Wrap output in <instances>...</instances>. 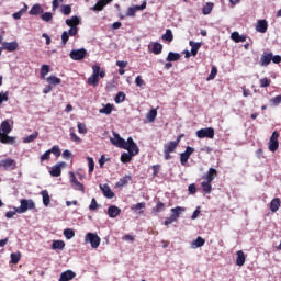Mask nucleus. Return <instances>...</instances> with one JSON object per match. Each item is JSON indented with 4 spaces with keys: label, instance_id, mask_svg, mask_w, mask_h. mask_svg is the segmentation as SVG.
Listing matches in <instances>:
<instances>
[{
    "label": "nucleus",
    "instance_id": "nucleus-1",
    "mask_svg": "<svg viewBox=\"0 0 281 281\" xmlns=\"http://www.w3.org/2000/svg\"><path fill=\"white\" fill-rule=\"evenodd\" d=\"M218 177V171L214 168H210L203 176H202V183L201 188L205 194H212V181Z\"/></svg>",
    "mask_w": 281,
    "mask_h": 281
},
{
    "label": "nucleus",
    "instance_id": "nucleus-2",
    "mask_svg": "<svg viewBox=\"0 0 281 281\" xmlns=\"http://www.w3.org/2000/svg\"><path fill=\"white\" fill-rule=\"evenodd\" d=\"M106 71L101 70L100 65L92 66V75L88 78L87 85L89 87H98L100 85V78H105Z\"/></svg>",
    "mask_w": 281,
    "mask_h": 281
},
{
    "label": "nucleus",
    "instance_id": "nucleus-3",
    "mask_svg": "<svg viewBox=\"0 0 281 281\" xmlns=\"http://www.w3.org/2000/svg\"><path fill=\"white\" fill-rule=\"evenodd\" d=\"M181 137L183 135L178 136L176 140H171L164 145V155H165V160L170 161L172 159V156L170 155L171 153H175L177 150V147L179 146V143L181 142Z\"/></svg>",
    "mask_w": 281,
    "mask_h": 281
},
{
    "label": "nucleus",
    "instance_id": "nucleus-4",
    "mask_svg": "<svg viewBox=\"0 0 281 281\" xmlns=\"http://www.w3.org/2000/svg\"><path fill=\"white\" fill-rule=\"evenodd\" d=\"M123 150H127V153L134 155V157L139 155V147L137 146V143L133 139V137L127 138Z\"/></svg>",
    "mask_w": 281,
    "mask_h": 281
},
{
    "label": "nucleus",
    "instance_id": "nucleus-5",
    "mask_svg": "<svg viewBox=\"0 0 281 281\" xmlns=\"http://www.w3.org/2000/svg\"><path fill=\"white\" fill-rule=\"evenodd\" d=\"M20 203V207L16 209L18 214H25L27 210H34V207H36V204H34L32 200L22 199Z\"/></svg>",
    "mask_w": 281,
    "mask_h": 281
},
{
    "label": "nucleus",
    "instance_id": "nucleus-6",
    "mask_svg": "<svg viewBox=\"0 0 281 281\" xmlns=\"http://www.w3.org/2000/svg\"><path fill=\"white\" fill-rule=\"evenodd\" d=\"M86 243H90L92 249H98L102 239L98 236V233H88L86 235Z\"/></svg>",
    "mask_w": 281,
    "mask_h": 281
},
{
    "label": "nucleus",
    "instance_id": "nucleus-7",
    "mask_svg": "<svg viewBox=\"0 0 281 281\" xmlns=\"http://www.w3.org/2000/svg\"><path fill=\"white\" fill-rule=\"evenodd\" d=\"M196 137L199 139H214V128L213 127H205L196 131Z\"/></svg>",
    "mask_w": 281,
    "mask_h": 281
},
{
    "label": "nucleus",
    "instance_id": "nucleus-8",
    "mask_svg": "<svg viewBox=\"0 0 281 281\" xmlns=\"http://www.w3.org/2000/svg\"><path fill=\"white\" fill-rule=\"evenodd\" d=\"M278 137H280V133L274 131L269 140L270 153H276V150H278V148H280V143L278 142Z\"/></svg>",
    "mask_w": 281,
    "mask_h": 281
},
{
    "label": "nucleus",
    "instance_id": "nucleus-9",
    "mask_svg": "<svg viewBox=\"0 0 281 281\" xmlns=\"http://www.w3.org/2000/svg\"><path fill=\"white\" fill-rule=\"evenodd\" d=\"M71 60H85L87 58V49H72L69 54Z\"/></svg>",
    "mask_w": 281,
    "mask_h": 281
},
{
    "label": "nucleus",
    "instance_id": "nucleus-10",
    "mask_svg": "<svg viewBox=\"0 0 281 281\" xmlns=\"http://www.w3.org/2000/svg\"><path fill=\"white\" fill-rule=\"evenodd\" d=\"M113 135L114 137L110 138L111 144H113V146H116V148L124 149V147L126 146V140L115 132L113 133Z\"/></svg>",
    "mask_w": 281,
    "mask_h": 281
},
{
    "label": "nucleus",
    "instance_id": "nucleus-11",
    "mask_svg": "<svg viewBox=\"0 0 281 281\" xmlns=\"http://www.w3.org/2000/svg\"><path fill=\"white\" fill-rule=\"evenodd\" d=\"M192 153H194V148L191 146H188L184 153L180 154L181 166H186V164H188V159H190V157L192 156Z\"/></svg>",
    "mask_w": 281,
    "mask_h": 281
},
{
    "label": "nucleus",
    "instance_id": "nucleus-12",
    "mask_svg": "<svg viewBox=\"0 0 281 281\" xmlns=\"http://www.w3.org/2000/svg\"><path fill=\"white\" fill-rule=\"evenodd\" d=\"M0 168H4V170H14L16 168V161L12 158H7L0 160Z\"/></svg>",
    "mask_w": 281,
    "mask_h": 281
},
{
    "label": "nucleus",
    "instance_id": "nucleus-13",
    "mask_svg": "<svg viewBox=\"0 0 281 281\" xmlns=\"http://www.w3.org/2000/svg\"><path fill=\"white\" fill-rule=\"evenodd\" d=\"M267 30H269V22L267 20H258L256 25V32L260 34H266Z\"/></svg>",
    "mask_w": 281,
    "mask_h": 281
},
{
    "label": "nucleus",
    "instance_id": "nucleus-14",
    "mask_svg": "<svg viewBox=\"0 0 281 281\" xmlns=\"http://www.w3.org/2000/svg\"><path fill=\"white\" fill-rule=\"evenodd\" d=\"M139 10H146V1H144L140 5L130 7L126 12V16H135L136 12Z\"/></svg>",
    "mask_w": 281,
    "mask_h": 281
},
{
    "label": "nucleus",
    "instance_id": "nucleus-15",
    "mask_svg": "<svg viewBox=\"0 0 281 281\" xmlns=\"http://www.w3.org/2000/svg\"><path fill=\"white\" fill-rule=\"evenodd\" d=\"M273 58V54L272 53H265L261 58H260V63L259 65L261 67H269V65H271V60Z\"/></svg>",
    "mask_w": 281,
    "mask_h": 281
},
{
    "label": "nucleus",
    "instance_id": "nucleus-16",
    "mask_svg": "<svg viewBox=\"0 0 281 281\" xmlns=\"http://www.w3.org/2000/svg\"><path fill=\"white\" fill-rule=\"evenodd\" d=\"M112 1L113 0H99L95 5L92 7L93 12H102Z\"/></svg>",
    "mask_w": 281,
    "mask_h": 281
},
{
    "label": "nucleus",
    "instance_id": "nucleus-17",
    "mask_svg": "<svg viewBox=\"0 0 281 281\" xmlns=\"http://www.w3.org/2000/svg\"><path fill=\"white\" fill-rule=\"evenodd\" d=\"M63 166H65V162H59L53 166L49 171L50 177H60V175H63Z\"/></svg>",
    "mask_w": 281,
    "mask_h": 281
},
{
    "label": "nucleus",
    "instance_id": "nucleus-18",
    "mask_svg": "<svg viewBox=\"0 0 281 281\" xmlns=\"http://www.w3.org/2000/svg\"><path fill=\"white\" fill-rule=\"evenodd\" d=\"M120 214H122V210L120 207H117L116 205L109 206L108 216L110 218H117V216H120Z\"/></svg>",
    "mask_w": 281,
    "mask_h": 281
},
{
    "label": "nucleus",
    "instance_id": "nucleus-19",
    "mask_svg": "<svg viewBox=\"0 0 281 281\" xmlns=\"http://www.w3.org/2000/svg\"><path fill=\"white\" fill-rule=\"evenodd\" d=\"M2 49H5L7 52H16L19 49V43L18 42H3Z\"/></svg>",
    "mask_w": 281,
    "mask_h": 281
},
{
    "label": "nucleus",
    "instance_id": "nucleus-20",
    "mask_svg": "<svg viewBox=\"0 0 281 281\" xmlns=\"http://www.w3.org/2000/svg\"><path fill=\"white\" fill-rule=\"evenodd\" d=\"M0 143L1 144H8V145H13V144H15L16 143V137H14V136H10V135H8V134H2L1 136H0Z\"/></svg>",
    "mask_w": 281,
    "mask_h": 281
},
{
    "label": "nucleus",
    "instance_id": "nucleus-21",
    "mask_svg": "<svg viewBox=\"0 0 281 281\" xmlns=\"http://www.w3.org/2000/svg\"><path fill=\"white\" fill-rule=\"evenodd\" d=\"M100 188H101V191L103 193V195L106 198V199H113V196H115V193L112 192L111 190V187H109V184H100Z\"/></svg>",
    "mask_w": 281,
    "mask_h": 281
},
{
    "label": "nucleus",
    "instance_id": "nucleus-22",
    "mask_svg": "<svg viewBox=\"0 0 281 281\" xmlns=\"http://www.w3.org/2000/svg\"><path fill=\"white\" fill-rule=\"evenodd\" d=\"M0 131H2V135H10V133H12V125H10L8 120L1 123Z\"/></svg>",
    "mask_w": 281,
    "mask_h": 281
},
{
    "label": "nucleus",
    "instance_id": "nucleus-23",
    "mask_svg": "<svg viewBox=\"0 0 281 281\" xmlns=\"http://www.w3.org/2000/svg\"><path fill=\"white\" fill-rule=\"evenodd\" d=\"M189 45L191 47V56H196L199 54V49H201V42L190 41Z\"/></svg>",
    "mask_w": 281,
    "mask_h": 281
},
{
    "label": "nucleus",
    "instance_id": "nucleus-24",
    "mask_svg": "<svg viewBox=\"0 0 281 281\" xmlns=\"http://www.w3.org/2000/svg\"><path fill=\"white\" fill-rule=\"evenodd\" d=\"M74 278H76V272L68 270L60 274L59 281H69L74 280Z\"/></svg>",
    "mask_w": 281,
    "mask_h": 281
},
{
    "label": "nucleus",
    "instance_id": "nucleus-25",
    "mask_svg": "<svg viewBox=\"0 0 281 281\" xmlns=\"http://www.w3.org/2000/svg\"><path fill=\"white\" fill-rule=\"evenodd\" d=\"M231 38L235 43H245V41H247V36L246 35H240V33H238V32H233L231 34Z\"/></svg>",
    "mask_w": 281,
    "mask_h": 281
},
{
    "label": "nucleus",
    "instance_id": "nucleus-26",
    "mask_svg": "<svg viewBox=\"0 0 281 281\" xmlns=\"http://www.w3.org/2000/svg\"><path fill=\"white\" fill-rule=\"evenodd\" d=\"M130 181H133V178H132L131 176L126 175V176H124L123 178H121V179L116 182L115 187H116V188H124V186H128V182H130Z\"/></svg>",
    "mask_w": 281,
    "mask_h": 281
},
{
    "label": "nucleus",
    "instance_id": "nucleus-27",
    "mask_svg": "<svg viewBox=\"0 0 281 281\" xmlns=\"http://www.w3.org/2000/svg\"><path fill=\"white\" fill-rule=\"evenodd\" d=\"M66 25H68V27H78V25H80V18L74 15L70 19H67Z\"/></svg>",
    "mask_w": 281,
    "mask_h": 281
},
{
    "label": "nucleus",
    "instance_id": "nucleus-28",
    "mask_svg": "<svg viewBox=\"0 0 281 281\" xmlns=\"http://www.w3.org/2000/svg\"><path fill=\"white\" fill-rule=\"evenodd\" d=\"M246 260H247V256H245V252L243 250H238L237 259H236L237 267H243V265H245Z\"/></svg>",
    "mask_w": 281,
    "mask_h": 281
},
{
    "label": "nucleus",
    "instance_id": "nucleus-29",
    "mask_svg": "<svg viewBox=\"0 0 281 281\" xmlns=\"http://www.w3.org/2000/svg\"><path fill=\"white\" fill-rule=\"evenodd\" d=\"M29 14H31V16H37V14H43V8L41 7V4L36 3L31 8Z\"/></svg>",
    "mask_w": 281,
    "mask_h": 281
},
{
    "label": "nucleus",
    "instance_id": "nucleus-30",
    "mask_svg": "<svg viewBox=\"0 0 281 281\" xmlns=\"http://www.w3.org/2000/svg\"><path fill=\"white\" fill-rule=\"evenodd\" d=\"M164 210H166V204H164V202L161 201H158L156 206L151 209V214H155V216H157V214L164 212Z\"/></svg>",
    "mask_w": 281,
    "mask_h": 281
},
{
    "label": "nucleus",
    "instance_id": "nucleus-31",
    "mask_svg": "<svg viewBox=\"0 0 281 281\" xmlns=\"http://www.w3.org/2000/svg\"><path fill=\"white\" fill-rule=\"evenodd\" d=\"M280 205H281L280 198L272 199L270 202V211L278 212V210H280Z\"/></svg>",
    "mask_w": 281,
    "mask_h": 281
},
{
    "label": "nucleus",
    "instance_id": "nucleus-32",
    "mask_svg": "<svg viewBox=\"0 0 281 281\" xmlns=\"http://www.w3.org/2000/svg\"><path fill=\"white\" fill-rule=\"evenodd\" d=\"M46 82L48 85H53V87H57V85H60L63 80L54 75H50L48 78H46Z\"/></svg>",
    "mask_w": 281,
    "mask_h": 281
},
{
    "label": "nucleus",
    "instance_id": "nucleus-33",
    "mask_svg": "<svg viewBox=\"0 0 281 281\" xmlns=\"http://www.w3.org/2000/svg\"><path fill=\"white\" fill-rule=\"evenodd\" d=\"M180 59H181V54L179 53L169 52L167 56V63H177V60H180Z\"/></svg>",
    "mask_w": 281,
    "mask_h": 281
},
{
    "label": "nucleus",
    "instance_id": "nucleus-34",
    "mask_svg": "<svg viewBox=\"0 0 281 281\" xmlns=\"http://www.w3.org/2000/svg\"><path fill=\"white\" fill-rule=\"evenodd\" d=\"M162 41H167L168 43H172L175 41V35L172 34V30L167 29L166 33L161 36Z\"/></svg>",
    "mask_w": 281,
    "mask_h": 281
},
{
    "label": "nucleus",
    "instance_id": "nucleus-35",
    "mask_svg": "<svg viewBox=\"0 0 281 281\" xmlns=\"http://www.w3.org/2000/svg\"><path fill=\"white\" fill-rule=\"evenodd\" d=\"M153 54L158 56V54H161L164 52V45H161L159 42H155L151 47Z\"/></svg>",
    "mask_w": 281,
    "mask_h": 281
},
{
    "label": "nucleus",
    "instance_id": "nucleus-36",
    "mask_svg": "<svg viewBox=\"0 0 281 281\" xmlns=\"http://www.w3.org/2000/svg\"><path fill=\"white\" fill-rule=\"evenodd\" d=\"M133 157H135V156L133 154H131L130 151L123 153L121 155V161H122V164H131V161L133 160Z\"/></svg>",
    "mask_w": 281,
    "mask_h": 281
},
{
    "label": "nucleus",
    "instance_id": "nucleus-37",
    "mask_svg": "<svg viewBox=\"0 0 281 281\" xmlns=\"http://www.w3.org/2000/svg\"><path fill=\"white\" fill-rule=\"evenodd\" d=\"M203 245H205V239L201 236L196 237V239L192 241L193 249H199V247H203Z\"/></svg>",
    "mask_w": 281,
    "mask_h": 281
},
{
    "label": "nucleus",
    "instance_id": "nucleus-38",
    "mask_svg": "<svg viewBox=\"0 0 281 281\" xmlns=\"http://www.w3.org/2000/svg\"><path fill=\"white\" fill-rule=\"evenodd\" d=\"M212 10H214V3L213 2H207L203 8H202V13L207 16V14H212Z\"/></svg>",
    "mask_w": 281,
    "mask_h": 281
},
{
    "label": "nucleus",
    "instance_id": "nucleus-39",
    "mask_svg": "<svg viewBox=\"0 0 281 281\" xmlns=\"http://www.w3.org/2000/svg\"><path fill=\"white\" fill-rule=\"evenodd\" d=\"M181 212H186L184 207L181 206H177L175 209H171V216H173L177 221V218H179V216H181Z\"/></svg>",
    "mask_w": 281,
    "mask_h": 281
},
{
    "label": "nucleus",
    "instance_id": "nucleus-40",
    "mask_svg": "<svg viewBox=\"0 0 281 281\" xmlns=\"http://www.w3.org/2000/svg\"><path fill=\"white\" fill-rule=\"evenodd\" d=\"M126 100V93L120 91L117 92V94L114 98V102L116 104H122V102H124Z\"/></svg>",
    "mask_w": 281,
    "mask_h": 281
},
{
    "label": "nucleus",
    "instance_id": "nucleus-41",
    "mask_svg": "<svg viewBox=\"0 0 281 281\" xmlns=\"http://www.w3.org/2000/svg\"><path fill=\"white\" fill-rule=\"evenodd\" d=\"M99 113H103L104 115H111L113 113V104L108 103L103 109L99 110Z\"/></svg>",
    "mask_w": 281,
    "mask_h": 281
},
{
    "label": "nucleus",
    "instance_id": "nucleus-42",
    "mask_svg": "<svg viewBox=\"0 0 281 281\" xmlns=\"http://www.w3.org/2000/svg\"><path fill=\"white\" fill-rule=\"evenodd\" d=\"M37 137H38V132H34L31 135L23 138V142L24 144H32V142H34V139H36Z\"/></svg>",
    "mask_w": 281,
    "mask_h": 281
},
{
    "label": "nucleus",
    "instance_id": "nucleus-43",
    "mask_svg": "<svg viewBox=\"0 0 281 281\" xmlns=\"http://www.w3.org/2000/svg\"><path fill=\"white\" fill-rule=\"evenodd\" d=\"M43 203L47 207L50 203L49 192L47 190L42 191Z\"/></svg>",
    "mask_w": 281,
    "mask_h": 281
},
{
    "label": "nucleus",
    "instance_id": "nucleus-44",
    "mask_svg": "<svg viewBox=\"0 0 281 281\" xmlns=\"http://www.w3.org/2000/svg\"><path fill=\"white\" fill-rule=\"evenodd\" d=\"M52 248L53 249H59L60 251H63V249H65V241L55 240V241H53Z\"/></svg>",
    "mask_w": 281,
    "mask_h": 281
},
{
    "label": "nucleus",
    "instance_id": "nucleus-45",
    "mask_svg": "<svg viewBox=\"0 0 281 281\" xmlns=\"http://www.w3.org/2000/svg\"><path fill=\"white\" fill-rule=\"evenodd\" d=\"M11 262L12 265H19V262H21V252L11 254Z\"/></svg>",
    "mask_w": 281,
    "mask_h": 281
},
{
    "label": "nucleus",
    "instance_id": "nucleus-46",
    "mask_svg": "<svg viewBox=\"0 0 281 281\" xmlns=\"http://www.w3.org/2000/svg\"><path fill=\"white\" fill-rule=\"evenodd\" d=\"M147 120H148V122H155V120H157V110L156 109H151L147 113Z\"/></svg>",
    "mask_w": 281,
    "mask_h": 281
},
{
    "label": "nucleus",
    "instance_id": "nucleus-47",
    "mask_svg": "<svg viewBox=\"0 0 281 281\" xmlns=\"http://www.w3.org/2000/svg\"><path fill=\"white\" fill-rule=\"evenodd\" d=\"M49 74V65H42L40 76L42 79H45V76Z\"/></svg>",
    "mask_w": 281,
    "mask_h": 281
},
{
    "label": "nucleus",
    "instance_id": "nucleus-48",
    "mask_svg": "<svg viewBox=\"0 0 281 281\" xmlns=\"http://www.w3.org/2000/svg\"><path fill=\"white\" fill-rule=\"evenodd\" d=\"M64 236H65V238H67V240H71V238H74V236H76V232H74V229H71V228H67L64 231Z\"/></svg>",
    "mask_w": 281,
    "mask_h": 281
},
{
    "label": "nucleus",
    "instance_id": "nucleus-49",
    "mask_svg": "<svg viewBox=\"0 0 281 281\" xmlns=\"http://www.w3.org/2000/svg\"><path fill=\"white\" fill-rule=\"evenodd\" d=\"M60 12L61 14H65V16H69V14H71V5L69 4L61 5Z\"/></svg>",
    "mask_w": 281,
    "mask_h": 281
},
{
    "label": "nucleus",
    "instance_id": "nucleus-50",
    "mask_svg": "<svg viewBox=\"0 0 281 281\" xmlns=\"http://www.w3.org/2000/svg\"><path fill=\"white\" fill-rule=\"evenodd\" d=\"M87 161H88L89 173L91 175V172L95 170V162L91 157H87Z\"/></svg>",
    "mask_w": 281,
    "mask_h": 281
},
{
    "label": "nucleus",
    "instance_id": "nucleus-51",
    "mask_svg": "<svg viewBox=\"0 0 281 281\" xmlns=\"http://www.w3.org/2000/svg\"><path fill=\"white\" fill-rule=\"evenodd\" d=\"M259 85L261 88L271 87V80L267 77L259 80Z\"/></svg>",
    "mask_w": 281,
    "mask_h": 281
},
{
    "label": "nucleus",
    "instance_id": "nucleus-52",
    "mask_svg": "<svg viewBox=\"0 0 281 281\" xmlns=\"http://www.w3.org/2000/svg\"><path fill=\"white\" fill-rule=\"evenodd\" d=\"M42 21H45L46 23H49L54 19V15L52 12H45L41 15Z\"/></svg>",
    "mask_w": 281,
    "mask_h": 281
},
{
    "label": "nucleus",
    "instance_id": "nucleus-53",
    "mask_svg": "<svg viewBox=\"0 0 281 281\" xmlns=\"http://www.w3.org/2000/svg\"><path fill=\"white\" fill-rule=\"evenodd\" d=\"M77 128L81 135H87L88 130L85 123H78Z\"/></svg>",
    "mask_w": 281,
    "mask_h": 281
},
{
    "label": "nucleus",
    "instance_id": "nucleus-54",
    "mask_svg": "<svg viewBox=\"0 0 281 281\" xmlns=\"http://www.w3.org/2000/svg\"><path fill=\"white\" fill-rule=\"evenodd\" d=\"M70 140L75 142V144H80L82 142V138H80L76 132H70Z\"/></svg>",
    "mask_w": 281,
    "mask_h": 281
},
{
    "label": "nucleus",
    "instance_id": "nucleus-55",
    "mask_svg": "<svg viewBox=\"0 0 281 281\" xmlns=\"http://www.w3.org/2000/svg\"><path fill=\"white\" fill-rule=\"evenodd\" d=\"M48 151H50V154L53 153L55 157L60 156V147H58V145L53 146L52 149H48Z\"/></svg>",
    "mask_w": 281,
    "mask_h": 281
},
{
    "label": "nucleus",
    "instance_id": "nucleus-56",
    "mask_svg": "<svg viewBox=\"0 0 281 281\" xmlns=\"http://www.w3.org/2000/svg\"><path fill=\"white\" fill-rule=\"evenodd\" d=\"M98 207H100V205H98V201L95 200V198H92L91 203L89 205V210L95 211L98 210Z\"/></svg>",
    "mask_w": 281,
    "mask_h": 281
},
{
    "label": "nucleus",
    "instance_id": "nucleus-57",
    "mask_svg": "<svg viewBox=\"0 0 281 281\" xmlns=\"http://www.w3.org/2000/svg\"><path fill=\"white\" fill-rule=\"evenodd\" d=\"M144 207H146V203L139 202V203H137V204H134V205L132 206V210H133L134 212H137L138 210H144Z\"/></svg>",
    "mask_w": 281,
    "mask_h": 281
},
{
    "label": "nucleus",
    "instance_id": "nucleus-58",
    "mask_svg": "<svg viewBox=\"0 0 281 281\" xmlns=\"http://www.w3.org/2000/svg\"><path fill=\"white\" fill-rule=\"evenodd\" d=\"M8 95H9L8 91L4 92V93L0 92V105H2L3 102H8V100H10V97H8Z\"/></svg>",
    "mask_w": 281,
    "mask_h": 281
},
{
    "label": "nucleus",
    "instance_id": "nucleus-59",
    "mask_svg": "<svg viewBox=\"0 0 281 281\" xmlns=\"http://www.w3.org/2000/svg\"><path fill=\"white\" fill-rule=\"evenodd\" d=\"M68 42H69V34L67 33V31H64L61 34V45H67Z\"/></svg>",
    "mask_w": 281,
    "mask_h": 281
},
{
    "label": "nucleus",
    "instance_id": "nucleus-60",
    "mask_svg": "<svg viewBox=\"0 0 281 281\" xmlns=\"http://www.w3.org/2000/svg\"><path fill=\"white\" fill-rule=\"evenodd\" d=\"M216 74H218V69H216V67L214 66L212 69H211V72L207 77V80H214V78H216Z\"/></svg>",
    "mask_w": 281,
    "mask_h": 281
},
{
    "label": "nucleus",
    "instance_id": "nucleus-61",
    "mask_svg": "<svg viewBox=\"0 0 281 281\" xmlns=\"http://www.w3.org/2000/svg\"><path fill=\"white\" fill-rule=\"evenodd\" d=\"M67 34L68 36H76L78 34V26H70Z\"/></svg>",
    "mask_w": 281,
    "mask_h": 281
},
{
    "label": "nucleus",
    "instance_id": "nucleus-62",
    "mask_svg": "<svg viewBox=\"0 0 281 281\" xmlns=\"http://www.w3.org/2000/svg\"><path fill=\"white\" fill-rule=\"evenodd\" d=\"M135 85H136V87H144V85H146V82L144 81V79H142V76H137L135 79Z\"/></svg>",
    "mask_w": 281,
    "mask_h": 281
},
{
    "label": "nucleus",
    "instance_id": "nucleus-63",
    "mask_svg": "<svg viewBox=\"0 0 281 281\" xmlns=\"http://www.w3.org/2000/svg\"><path fill=\"white\" fill-rule=\"evenodd\" d=\"M75 190H78L79 192H85V184H82L80 181L76 182Z\"/></svg>",
    "mask_w": 281,
    "mask_h": 281
},
{
    "label": "nucleus",
    "instance_id": "nucleus-64",
    "mask_svg": "<svg viewBox=\"0 0 281 281\" xmlns=\"http://www.w3.org/2000/svg\"><path fill=\"white\" fill-rule=\"evenodd\" d=\"M272 104H281V94L271 99Z\"/></svg>",
    "mask_w": 281,
    "mask_h": 281
}]
</instances>
